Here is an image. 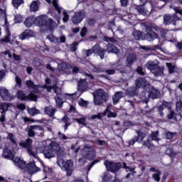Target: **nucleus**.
I'll list each match as a JSON object with an SVG mask.
<instances>
[{
    "instance_id": "50",
    "label": "nucleus",
    "mask_w": 182,
    "mask_h": 182,
    "mask_svg": "<svg viewBox=\"0 0 182 182\" xmlns=\"http://www.w3.org/2000/svg\"><path fill=\"white\" fill-rule=\"evenodd\" d=\"M166 66L168 69L169 73H174V69H176V66H174L171 63H166Z\"/></svg>"
},
{
    "instance_id": "29",
    "label": "nucleus",
    "mask_w": 182,
    "mask_h": 182,
    "mask_svg": "<svg viewBox=\"0 0 182 182\" xmlns=\"http://www.w3.org/2000/svg\"><path fill=\"white\" fill-rule=\"evenodd\" d=\"M26 96L25 95V92H23V90H18L16 92V97L17 99H18V100H21V102H25L26 101Z\"/></svg>"
},
{
    "instance_id": "55",
    "label": "nucleus",
    "mask_w": 182,
    "mask_h": 182,
    "mask_svg": "<svg viewBox=\"0 0 182 182\" xmlns=\"http://www.w3.org/2000/svg\"><path fill=\"white\" fill-rule=\"evenodd\" d=\"M34 85L35 82L31 80L26 81V86L28 87V89H32V87L34 86Z\"/></svg>"
},
{
    "instance_id": "58",
    "label": "nucleus",
    "mask_w": 182,
    "mask_h": 182,
    "mask_svg": "<svg viewBox=\"0 0 182 182\" xmlns=\"http://www.w3.org/2000/svg\"><path fill=\"white\" fill-rule=\"evenodd\" d=\"M87 33V28L83 27L80 31L81 38H85Z\"/></svg>"
},
{
    "instance_id": "56",
    "label": "nucleus",
    "mask_w": 182,
    "mask_h": 182,
    "mask_svg": "<svg viewBox=\"0 0 182 182\" xmlns=\"http://www.w3.org/2000/svg\"><path fill=\"white\" fill-rule=\"evenodd\" d=\"M162 105L164 107H167L168 109H171V102L162 101Z\"/></svg>"
},
{
    "instance_id": "62",
    "label": "nucleus",
    "mask_w": 182,
    "mask_h": 182,
    "mask_svg": "<svg viewBox=\"0 0 182 182\" xmlns=\"http://www.w3.org/2000/svg\"><path fill=\"white\" fill-rule=\"evenodd\" d=\"M136 72L139 75H141V76H144V71H143V67L139 66L136 68Z\"/></svg>"
},
{
    "instance_id": "44",
    "label": "nucleus",
    "mask_w": 182,
    "mask_h": 182,
    "mask_svg": "<svg viewBox=\"0 0 182 182\" xmlns=\"http://www.w3.org/2000/svg\"><path fill=\"white\" fill-rule=\"evenodd\" d=\"M143 146H146L147 149H153V147H154V145L151 143V139H148L146 141H144Z\"/></svg>"
},
{
    "instance_id": "23",
    "label": "nucleus",
    "mask_w": 182,
    "mask_h": 182,
    "mask_svg": "<svg viewBox=\"0 0 182 182\" xmlns=\"http://www.w3.org/2000/svg\"><path fill=\"white\" fill-rule=\"evenodd\" d=\"M48 148L50 149L55 154H58V153L60 151V146L59 145V144H58V142H51Z\"/></svg>"
},
{
    "instance_id": "26",
    "label": "nucleus",
    "mask_w": 182,
    "mask_h": 182,
    "mask_svg": "<svg viewBox=\"0 0 182 182\" xmlns=\"http://www.w3.org/2000/svg\"><path fill=\"white\" fill-rule=\"evenodd\" d=\"M43 153L46 159H52L56 156V154H55L50 148L45 149Z\"/></svg>"
},
{
    "instance_id": "45",
    "label": "nucleus",
    "mask_w": 182,
    "mask_h": 182,
    "mask_svg": "<svg viewBox=\"0 0 182 182\" xmlns=\"http://www.w3.org/2000/svg\"><path fill=\"white\" fill-rule=\"evenodd\" d=\"M147 24L149 26H151V29L153 31H156V32H161V29H163V28L159 26H156V24H153L151 23L147 22Z\"/></svg>"
},
{
    "instance_id": "64",
    "label": "nucleus",
    "mask_w": 182,
    "mask_h": 182,
    "mask_svg": "<svg viewBox=\"0 0 182 182\" xmlns=\"http://www.w3.org/2000/svg\"><path fill=\"white\" fill-rule=\"evenodd\" d=\"M176 109H177L178 110L181 111V110H182V101H181V100L178 101V102H176Z\"/></svg>"
},
{
    "instance_id": "22",
    "label": "nucleus",
    "mask_w": 182,
    "mask_h": 182,
    "mask_svg": "<svg viewBox=\"0 0 182 182\" xmlns=\"http://www.w3.org/2000/svg\"><path fill=\"white\" fill-rule=\"evenodd\" d=\"M87 82L85 80H80L78 82L77 85V90L78 92H86V89H87Z\"/></svg>"
},
{
    "instance_id": "32",
    "label": "nucleus",
    "mask_w": 182,
    "mask_h": 182,
    "mask_svg": "<svg viewBox=\"0 0 182 182\" xmlns=\"http://www.w3.org/2000/svg\"><path fill=\"white\" fill-rule=\"evenodd\" d=\"M73 68V67L68 63H61V70H63V72H65V73H69Z\"/></svg>"
},
{
    "instance_id": "53",
    "label": "nucleus",
    "mask_w": 182,
    "mask_h": 182,
    "mask_svg": "<svg viewBox=\"0 0 182 182\" xmlns=\"http://www.w3.org/2000/svg\"><path fill=\"white\" fill-rule=\"evenodd\" d=\"M78 105L82 107H87V105H89V103L87 102V101H85V100L80 98Z\"/></svg>"
},
{
    "instance_id": "46",
    "label": "nucleus",
    "mask_w": 182,
    "mask_h": 182,
    "mask_svg": "<svg viewBox=\"0 0 182 182\" xmlns=\"http://www.w3.org/2000/svg\"><path fill=\"white\" fill-rule=\"evenodd\" d=\"M75 122H77L78 124H82V126H87V124L86 123V118L85 117L75 118Z\"/></svg>"
},
{
    "instance_id": "12",
    "label": "nucleus",
    "mask_w": 182,
    "mask_h": 182,
    "mask_svg": "<svg viewBox=\"0 0 182 182\" xmlns=\"http://www.w3.org/2000/svg\"><path fill=\"white\" fill-rule=\"evenodd\" d=\"M24 25L26 28H31L33 25L39 26V20H38V17L35 18L34 16H31L24 21Z\"/></svg>"
},
{
    "instance_id": "4",
    "label": "nucleus",
    "mask_w": 182,
    "mask_h": 182,
    "mask_svg": "<svg viewBox=\"0 0 182 182\" xmlns=\"http://www.w3.org/2000/svg\"><path fill=\"white\" fill-rule=\"evenodd\" d=\"M142 25L145 28V32H146L145 38H146V41H149V42H151V41H154V40L157 39V38H158L157 33L155 32L151 28V26H149L147 22L143 23Z\"/></svg>"
},
{
    "instance_id": "52",
    "label": "nucleus",
    "mask_w": 182,
    "mask_h": 182,
    "mask_svg": "<svg viewBox=\"0 0 182 182\" xmlns=\"http://www.w3.org/2000/svg\"><path fill=\"white\" fill-rule=\"evenodd\" d=\"M63 21L64 22V23H66V22L69 21V18H70L69 14L66 11H64L63 12Z\"/></svg>"
},
{
    "instance_id": "54",
    "label": "nucleus",
    "mask_w": 182,
    "mask_h": 182,
    "mask_svg": "<svg viewBox=\"0 0 182 182\" xmlns=\"http://www.w3.org/2000/svg\"><path fill=\"white\" fill-rule=\"evenodd\" d=\"M94 72H96L97 73H105V68L100 66L95 67Z\"/></svg>"
},
{
    "instance_id": "61",
    "label": "nucleus",
    "mask_w": 182,
    "mask_h": 182,
    "mask_svg": "<svg viewBox=\"0 0 182 182\" xmlns=\"http://www.w3.org/2000/svg\"><path fill=\"white\" fill-rule=\"evenodd\" d=\"M99 161H100V160L96 159V160L93 161L92 162H91V164L88 166L87 171H89L90 170H92V168L93 167V166H95V164H97V163H99Z\"/></svg>"
},
{
    "instance_id": "37",
    "label": "nucleus",
    "mask_w": 182,
    "mask_h": 182,
    "mask_svg": "<svg viewBox=\"0 0 182 182\" xmlns=\"http://www.w3.org/2000/svg\"><path fill=\"white\" fill-rule=\"evenodd\" d=\"M44 62L43 60L41 59V58H36L33 60V65L36 68H42V66H43L44 65Z\"/></svg>"
},
{
    "instance_id": "15",
    "label": "nucleus",
    "mask_w": 182,
    "mask_h": 182,
    "mask_svg": "<svg viewBox=\"0 0 182 182\" xmlns=\"http://www.w3.org/2000/svg\"><path fill=\"white\" fill-rule=\"evenodd\" d=\"M33 36V31L31 29H26L22 33L18 35V39L20 41H25V39H29Z\"/></svg>"
},
{
    "instance_id": "60",
    "label": "nucleus",
    "mask_w": 182,
    "mask_h": 182,
    "mask_svg": "<svg viewBox=\"0 0 182 182\" xmlns=\"http://www.w3.org/2000/svg\"><path fill=\"white\" fill-rule=\"evenodd\" d=\"M104 41L105 42H111L112 43H114V42H116V40H114V38L107 37V36L104 37Z\"/></svg>"
},
{
    "instance_id": "28",
    "label": "nucleus",
    "mask_w": 182,
    "mask_h": 182,
    "mask_svg": "<svg viewBox=\"0 0 182 182\" xmlns=\"http://www.w3.org/2000/svg\"><path fill=\"white\" fill-rule=\"evenodd\" d=\"M11 105L6 102H3L0 105V112L1 114H6V112H8Z\"/></svg>"
},
{
    "instance_id": "43",
    "label": "nucleus",
    "mask_w": 182,
    "mask_h": 182,
    "mask_svg": "<svg viewBox=\"0 0 182 182\" xmlns=\"http://www.w3.org/2000/svg\"><path fill=\"white\" fill-rule=\"evenodd\" d=\"M164 72V68H161L160 66H157L156 69L154 70V73H155L156 76H161Z\"/></svg>"
},
{
    "instance_id": "8",
    "label": "nucleus",
    "mask_w": 182,
    "mask_h": 182,
    "mask_svg": "<svg viewBox=\"0 0 182 182\" xmlns=\"http://www.w3.org/2000/svg\"><path fill=\"white\" fill-rule=\"evenodd\" d=\"M136 87L138 89H150V82H149L146 78L139 77L135 81Z\"/></svg>"
},
{
    "instance_id": "3",
    "label": "nucleus",
    "mask_w": 182,
    "mask_h": 182,
    "mask_svg": "<svg viewBox=\"0 0 182 182\" xmlns=\"http://www.w3.org/2000/svg\"><path fill=\"white\" fill-rule=\"evenodd\" d=\"M33 143V140H32V139L27 138L25 141L19 142V146L23 149H26L29 156H31L32 157H36V154H35V152H33L32 150L33 149L32 146Z\"/></svg>"
},
{
    "instance_id": "25",
    "label": "nucleus",
    "mask_w": 182,
    "mask_h": 182,
    "mask_svg": "<svg viewBox=\"0 0 182 182\" xmlns=\"http://www.w3.org/2000/svg\"><path fill=\"white\" fill-rule=\"evenodd\" d=\"M132 36L135 41H143L144 39V36L143 35V32L140 31H134L132 33Z\"/></svg>"
},
{
    "instance_id": "41",
    "label": "nucleus",
    "mask_w": 182,
    "mask_h": 182,
    "mask_svg": "<svg viewBox=\"0 0 182 182\" xmlns=\"http://www.w3.org/2000/svg\"><path fill=\"white\" fill-rule=\"evenodd\" d=\"M151 141H159V131L152 132L149 136Z\"/></svg>"
},
{
    "instance_id": "9",
    "label": "nucleus",
    "mask_w": 182,
    "mask_h": 182,
    "mask_svg": "<svg viewBox=\"0 0 182 182\" xmlns=\"http://www.w3.org/2000/svg\"><path fill=\"white\" fill-rule=\"evenodd\" d=\"M26 171L31 174V176L35 174V173H38V171H41V168L38 167L35 164V161H30L26 165Z\"/></svg>"
},
{
    "instance_id": "36",
    "label": "nucleus",
    "mask_w": 182,
    "mask_h": 182,
    "mask_svg": "<svg viewBox=\"0 0 182 182\" xmlns=\"http://www.w3.org/2000/svg\"><path fill=\"white\" fill-rule=\"evenodd\" d=\"M108 112V114H107V117L109 118V119H110V118H112V117H117V113H116V112H112V111H110V110H109V108H107L105 110V112H104V113H103V115L104 116H106V114Z\"/></svg>"
},
{
    "instance_id": "40",
    "label": "nucleus",
    "mask_w": 182,
    "mask_h": 182,
    "mask_svg": "<svg viewBox=\"0 0 182 182\" xmlns=\"http://www.w3.org/2000/svg\"><path fill=\"white\" fill-rule=\"evenodd\" d=\"M0 96L8 99L9 97V91L5 88H0Z\"/></svg>"
},
{
    "instance_id": "30",
    "label": "nucleus",
    "mask_w": 182,
    "mask_h": 182,
    "mask_svg": "<svg viewBox=\"0 0 182 182\" xmlns=\"http://www.w3.org/2000/svg\"><path fill=\"white\" fill-rule=\"evenodd\" d=\"M136 10L139 14V15H143V16H147V11L144 9V5L141 4L136 6Z\"/></svg>"
},
{
    "instance_id": "14",
    "label": "nucleus",
    "mask_w": 182,
    "mask_h": 182,
    "mask_svg": "<svg viewBox=\"0 0 182 182\" xmlns=\"http://www.w3.org/2000/svg\"><path fill=\"white\" fill-rule=\"evenodd\" d=\"M14 164L16 166V167H18V168H21V170H23L26 167V162L25 161L22 160L19 157H14L13 159H11Z\"/></svg>"
},
{
    "instance_id": "10",
    "label": "nucleus",
    "mask_w": 182,
    "mask_h": 182,
    "mask_svg": "<svg viewBox=\"0 0 182 182\" xmlns=\"http://www.w3.org/2000/svg\"><path fill=\"white\" fill-rule=\"evenodd\" d=\"M136 133L137 136H135L132 139L129 141L128 144L129 146H134V144L136 141H139V140H140V141H143L144 140V137H146V134L140 130H136Z\"/></svg>"
},
{
    "instance_id": "18",
    "label": "nucleus",
    "mask_w": 182,
    "mask_h": 182,
    "mask_svg": "<svg viewBox=\"0 0 182 182\" xmlns=\"http://www.w3.org/2000/svg\"><path fill=\"white\" fill-rule=\"evenodd\" d=\"M149 97L154 100L155 99H159L160 97V91L151 86L149 91Z\"/></svg>"
},
{
    "instance_id": "39",
    "label": "nucleus",
    "mask_w": 182,
    "mask_h": 182,
    "mask_svg": "<svg viewBox=\"0 0 182 182\" xmlns=\"http://www.w3.org/2000/svg\"><path fill=\"white\" fill-rule=\"evenodd\" d=\"M146 65V68L149 69V70H151V71H154L156 68L159 66V65L154 63V62L153 61L148 62Z\"/></svg>"
},
{
    "instance_id": "48",
    "label": "nucleus",
    "mask_w": 182,
    "mask_h": 182,
    "mask_svg": "<svg viewBox=\"0 0 182 182\" xmlns=\"http://www.w3.org/2000/svg\"><path fill=\"white\" fill-rule=\"evenodd\" d=\"M23 4V0H12V4L14 8H19Z\"/></svg>"
},
{
    "instance_id": "49",
    "label": "nucleus",
    "mask_w": 182,
    "mask_h": 182,
    "mask_svg": "<svg viewBox=\"0 0 182 182\" xmlns=\"http://www.w3.org/2000/svg\"><path fill=\"white\" fill-rule=\"evenodd\" d=\"M156 173H154L152 175V178H154V180H155V181H160V174H161V171H160V170L157 169L156 170Z\"/></svg>"
},
{
    "instance_id": "57",
    "label": "nucleus",
    "mask_w": 182,
    "mask_h": 182,
    "mask_svg": "<svg viewBox=\"0 0 182 182\" xmlns=\"http://www.w3.org/2000/svg\"><path fill=\"white\" fill-rule=\"evenodd\" d=\"M174 134H176V133L170 132V131H168L166 133V137L168 140H171V139H173V137H174Z\"/></svg>"
},
{
    "instance_id": "51",
    "label": "nucleus",
    "mask_w": 182,
    "mask_h": 182,
    "mask_svg": "<svg viewBox=\"0 0 182 182\" xmlns=\"http://www.w3.org/2000/svg\"><path fill=\"white\" fill-rule=\"evenodd\" d=\"M22 21H23V17H22L21 16V14H17L15 16L14 22L16 23H21V22H22Z\"/></svg>"
},
{
    "instance_id": "11",
    "label": "nucleus",
    "mask_w": 182,
    "mask_h": 182,
    "mask_svg": "<svg viewBox=\"0 0 182 182\" xmlns=\"http://www.w3.org/2000/svg\"><path fill=\"white\" fill-rule=\"evenodd\" d=\"M84 152L88 160H95L96 159V151L92 147L85 146L84 147Z\"/></svg>"
},
{
    "instance_id": "63",
    "label": "nucleus",
    "mask_w": 182,
    "mask_h": 182,
    "mask_svg": "<svg viewBox=\"0 0 182 182\" xmlns=\"http://www.w3.org/2000/svg\"><path fill=\"white\" fill-rule=\"evenodd\" d=\"M102 113H99L98 114H93L91 117V119L95 120V119H98L99 120H100L102 119Z\"/></svg>"
},
{
    "instance_id": "5",
    "label": "nucleus",
    "mask_w": 182,
    "mask_h": 182,
    "mask_svg": "<svg viewBox=\"0 0 182 182\" xmlns=\"http://www.w3.org/2000/svg\"><path fill=\"white\" fill-rule=\"evenodd\" d=\"M104 165L107 171H110V173H117L122 168V164L120 162H114L107 159L104 161Z\"/></svg>"
},
{
    "instance_id": "2",
    "label": "nucleus",
    "mask_w": 182,
    "mask_h": 182,
    "mask_svg": "<svg viewBox=\"0 0 182 182\" xmlns=\"http://www.w3.org/2000/svg\"><path fill=\"white\" fill-rule=\"evenodd\" d=\"M28 137H35L37 134L40 137H43L45 129L42 125H31L26 129Z\"/></svg>"
},
{
    "instance_id": "17",
    "label": "nucleus",
    "mask_w": 182,
    "mask_h": 182,
    "mask_svg": "<svg viewBox=\"0 0 182 182\" xmlns=\"http://www.w3.org/2000/svg\"><path fill=\"white\" fill-rule=\"evenodd\" d=\"M127 95L128 97H134L139 96V88L136 86H132L127 88Z\"/></svg>"
},
{
    "instance_id": "16",
    "label": "nucleus",
    "mask_w": 182,
    "mask_h": 182,
    "mask_svg": "<svg viewBox=\"0 0 182 182\" xmlns=\"http://www.w3.org/2000/svg\"><path fill=\"white\" fill-rule=\"evenodd\" d=\"M137 60V56L134 53H129L126 60V66L127 68H132L134 62Z\"/></svg>"
},
{
    "instance_id": "24",
    "label": "nucleus",
    "mask_w": 182,
    "mask_h": 182,
    "mask_svg": "<svg viewBox=\"0 0 182 182\" xmlns=\"http://www.w3.org/2000/svg\"><path fill=\"white\" fill-rule=\"evenodd\" d=\"M123 97V92H117L113 96H112V102L113 105H117L119 102H120V99Z\"/></svg>"
},
{
    "instance_id": "34",
    "label": "nucleus",
    "mask_w": 182,
    "mask_h": 182,
    "mask_svg": "<svg viewBox=\"0 0 182 182\" xmlns=\"http://www.w3.org/2000/svg\"><path fill=\"white\" fill-rule=\"evenodd\" d=\"M62 122L63 123H65V126H64V129L65 130H68V128L69 127V126H70L71 123L69 122H70V119H69V117H68V115H65L63 118H62Z\"/></svg>"
},
{
    "instance_id": "27",
    "label": "nucleus",
    "mask_w": 182,
    "mask_h": 182,
    "mask_svg": "<svg viewBox=\"0 0 182 182\" xmlns=\"http://www.w3.org/2000/svg\"><path fill=\"white\" fill-rule=\"evenodd\" d=\"M98 96L101 97V100H103V102H107L109 100V94L106 93L102 89L98 90Z\"/></svg>"
},
{
    "instance_id": "42",
    "label": "nucleus",
    "mask_w": 182,
    "mask_h": 182,
    "mask_svg": "<svg viewBox=\"0 0 182 182\" xmlns=\"http://www.w3.org/2000/svg\"><path fill=\"white\" fill-rule=\"evenodd\" d=\"M26 100H30L31 102H36L38 100V95L31 92L26 96Z\"/></svg>"
},
{
    "instance_id": "20",
    "label": "nucleus",
    "mask_w": 182,
    "mask_h": 182,
    "mask_svg": "<svg viewBox=\"0 0 182 182\" xmlns=\"http://www.w3.org/2000/svg\"><path fill=\"white\" fill-rule=\"evenodd\" d=\"M2 156L4 157V159H7L8 160H14V158L15 157V155L14 153H12V151L8 148L4 149Z\"/></svg>"
},
{
    "instance_id": "31",
    "label": "nucleus",
    "mask_w": 182,
    "mask_h": 182,
    "mask_svg": "<svg viewBox=\"0 0 182 182\" xmlns=\"http://www.w3.org/2000/svg\"><path fill=\"white\" fill-rule=\"evenodd\" d=\"M96 46H94L92 48L88 50H84L85 54H84V59H87V58H89V56H92L93 53L95 54L96 50Z\"/></svg>"
},
{
    "instance_id": "35",
    "label": "nucleus",
    "mask_w": 182,
    "mask_h": 182,
    "mask_svg": "<svg viewBox=\"0 0 182 182\" xmlns=\"http://www.w3.org/2000/svg\"><path fill=\"white\" fill-rule=\"evenodd\" d=\"M55 105L58 109H62L63 107V100L60 97H55Z\"/></svg>"
},
{
    "instance_id": "47",
    "label": "nucleus",
    "mask_w": 182,
    "mask_h": 182,
    "mask_svg": "<svg viewBox=\"0 0 182 182\" xmlns=\"http://www.w3.org/2000/svg\"><path fill=\"white\" fill-rule=\"evenodd\" d=\"M6 139L8 140H10V141L13 143V144H16V139H15V136H14V134L9 132L7 135Z\"/></svg>"
},
{
    "instance_id": "13",
    "label": "nucleus",
    "mask_w": 182,
    "mask_h": 182,
    "mask_svg": "<svg viewBox=\"0 0 182 182\" xmlns=\"http://www.w3.org/2000/svg\"><path fill=\"white\" fill-rule=\"evenodd\" d=\"M63 167L67 173V177H70L73 173V164L70 161L63 162Z\"/></svg>"
},
{
    "instance_id": "38",
    "label": "nucleus",
    "mask_w": 182,
    "mask_h": 182,
    "mask_svg": "<svg viewBox=\"0 0 182 182\" xmlns=\"http://www.w3.org/2000/svg\"><path fill=\"white\" fill-rule=\"evenodd\" d=\"M28 112L31 116H36V114H41V110L36 109V107L28 109Z\"/></svg>"
},
{
    "instance_id": "7",
    "label": "nucleus",
    "mask_w": 182,
    "mask_h": 182,
    "mask_svg": "<svg viewBox=\"0 0 182 182\" xmlns=\"http://www.w3.org/2000/svg\"><path fill=\"white\" fill-rule=\"evenodd\" d=\"M177 21H180V18L177 14H165L164 16V22L165 25H176Z\"/></svg>"
},
{
    "instance_id": "6",
    "label": "nucleus",
    "mask_w": 182,
    "mask_h": 182,
    "mask_svg": "<svg viewBox=\"0 0 182 182\" xmlns=\"http://www.w3.org/2000/svg\"><path fill=\"white\" fill-rule=\"evenodd\" d=\"M85 16H86V11L83 9L75 12L72 18L73 23H74V25H79V23L85 19Z\"/></svg>"
},
{
    "instance_id": "19",
    "label": "nucleus",
    "mask_w": 182,
    "mask_h": 182,
    "mask_svg": "<svg viewBox=\"0 0 182 182\" xmlns=\"http://www.w3.org/2000/svg\"><path fill=\"white\" fill-rule=\"evenodd\" d=\"M56 112H58V109H56V108H53L52 106H47L44 108V113L47 114V116L53 117V119H55L54 117Z\"/></svg>"
},
{
    "instance_id": "59",
    "label": "nucleus",
    "mask_w": 182,
    "mask_h": 182,
    "mask_svg": "<svg viewBox=\"0 0 182 182\" xmlns=\"http://www.w3.org/2000/svg\"><path fill=\"white\" fill-rule=\"evenodd\" d=\"M105 73H107V75H114L116 73V70L115 69H107L105 70Z\"/></svg>"
},
{
    "instance_id": "1",
    "label": "nucleus",
    "mask_w": 182,
    "mask_h": 182,
    "mask_svg": "<svg viewBox=\"0 0 182 182\" xmlns=\"http://www.w3.org/2000/svg\"><path fill=\"white\" fill-rule=\"evenodd\" d=\"M37 20L38 21V26L41 28H46L50 30L54 28L53 23H55V22L52 18H48V15H41L38 16Z\"/></svg>"
},
{
    "instance_id": "21",
    "label": "nucleus",
    "mask_w": 182,
    "mask_h": 182,
    "mask_svg": "<svg viewBox=\"0 0 182 182\" xmlns=\"http://www.w3.org/2000/svg\"><path fill=\"white\" fill-rule=\"evenodd\" d=\"M95 55H98L100 59H105V55H106V49L100 46H95Z\"/></svg>"
},
{
    "instance_id": "33",
    "label": "nucleus",
    "mask_w": 182,
    "mask_h": 182,
    "mask_svg": "<svg viewBox=\"0 0 182 182\" xmlns=\"http://www.w3.org/2000/svg\"><path fill=\"white\" fill-rule=\"evenodd\" d=\"M30 9L32 12H37V11H39V1H33L30 6Z\"/></svg>"
}]
</instances>
